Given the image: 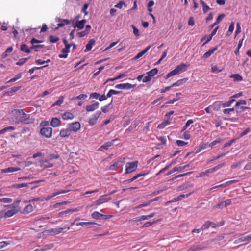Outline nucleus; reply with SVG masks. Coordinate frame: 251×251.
<instances>
[{
	"mask_svg": "<svg viewBox=\"0 0 251 251\" xmlns=\"http://www.w3.org/2000/svg\"><path fill=\"white\" fill-rule=\"evenodd\" d=\"M12 113L15 116V120L13 121L16 124H30L34 122V119L30 118V115L25 113L23 109H14Z\"/></svg>",
	"mask_w": 251,
	"mask_h": 251,
	"instance_id": "f257e3e1",
	"label": "nucleus"
},
{
	"mask_svg": "<svg viewBox=\"0 0 251 251\" xmlns=\"http://www.w3.org/2000/svg\"><path fill=\"white\" fill-rule=\"evenodd\" d=\"M224 163H221L217 165V166H215L212 168L207 169L204 172H202L200 174V176L201 177L208 176L209 174L213 173L222 168L224 166Z\"/></svg>",
	"mask_w": 251,
	"mask_h": 251,
	"instance_id": "f03ea898",
	"label": "nucleus"
},
{
	"mask_svg": "<svg viewBox=\"0 0 251 251\" xmlns=\"http://www.w3.org/2000/svg\"><path fill=\"white\" fill-rule=\"evenodd\" d=\"M40 133L44 137L50 138L52 136V128L50 127H42L40 129Z\"/></svg>",
	"mask_w": 251,
	"mask_h": 251,
	"instance_id": "7ed1b4c3",
	"label": "nucleus"
},
{
	"mask_svg": "<svg viewBox=\"0 0 251 251\" xmlns=\"http://www.w3.org/2000/svg\"><path fill=\"white\" fill-rule=\"evenodd\" d=\"M137 161L128 163L126 166V173L128 174L134 171L137 167Z\"/></svg>",
	"mask_w": 251,
	"mask_h": 251,
	"instance_id": "20e7f679",
	"label": "nucleus"
},
{
	"mask_svg": "<svg viewBox=\"0 0 251 251\" xmlns=\"http://www.w3.org/2000/svg\"><path fill=\"white\" fill-rule=\"evenodd\" d=\"M32 46L30 47V49H35V51H38L37 49L38 48H42L44 47V45H39V44H36L38 43H40L43 42V41L38 40L36 39L33 38L31 39L30 41Z\"/></svg>",
	"mask_w": 251,
	"mask_h": 251,
	"instance_id": "39448f33",
	"label": "nucleus"
},
{
	"mask_svg": "<svg viewBox=\"0 0 251 251\" xmlns=\"http://www.w3.org/2000/svg\"><path fill=\"white\" fill-rule=\"evenodd\" d=\"M9 209H11L5 212L7 218L11 217L16 214L21 210V207H18L16 206L15 207H11Z\"/></svg>",
	"mask_w": 251,
	"mask_h": 251,
	"instance_id": "423d86ee",
	"label": "nucleus"
},
{
	"mask_svg": "<svg viewBox=\"0 0 251 251\" xmlns=\"http://www.w3.org/2000/svg\"><path fill=\"white\" fill-rule=\"evenodd\" d=\"M67 127L69 128L71 132H72V131L76 132L80 129V124L79 122L72 123L68 124L67 125Z\"/></svg>",
	"mask_w": 251,
	"mask_h": 251,
	"instance_id": "0eeeda50",
	"label": "nucleus"
},
{
	"mask_svg": "<svg viewBox=\"0 0 251 251\" xmlns=\"http://www.w3.org/2000/svg\"><path fill=\"white\" fill-rule=\"evenodd\" d=\"M125 163V158L120 159L115 162L112 165H111V170H116L119 169V171L122 170V166Z\"/></svg>",
	"mask_w": 251,
	"mask_h": 251,
	"instance_id": "6e6552de",
	"label": "nucleus"
},
{
	"mask_svg": "<svg viewBox=\"0 0 251 251\" xmlns=\"http://www.w3.org/2000/svg\"><path fill=\"white\" fill-rule=\"evenodd\" d=\"M135 85H132L129 83L117 84L115 86L116 89L128 90L134 88Z\"/></svg>",
	"mask_w": 251,
	"mask_h": 251,
	"instance_id": "1a4fd4ad",
	"label": "nucleus"
},
{
	"mask_svg": "<svg viewBox=\"0 0 251 251\" xmlns=\"http://www.w3.org/2000/svg\"><path fill=\"white\" fill-rule=\"evenodd\" d=\"M71 47V45H67L65 46V48L62 49L61 52L62 54L59 55L60 58H66L68 56V53L69 52V50Z\"/></svg>",
	"mask_w": 251,
	"mask_h": 251,
	"instance_id": "9d476101",
	"label": "nucleus"
},
{
	"mask_svg": "<svg viewBox=\"0 0 251 251\" xmlns=\"http://www.w3.org/2000/svg\"><path fill=\"white\" fill-rule=\"evenodd\" d=\"M101 112L100 111H97L96 113H95L93 117L89 119V124L91 125H95L97 123V120Z\"/></svg>",
	"mask_w": 251,
	"mask_h": 251,
	"instance_id": "9b49d317",
	"label": "nucleus"
},
{
	"mask_svg": "<svg viewBox=\"0 0 251 251\" xmlns=\"http://www.w3.org/2000/svg\"><path fill=\"white\" fill-rule=\"evenodd\" d=\"M189 66V65H187L184 63H181L177 65L176 68V69L177 72L180 74V73L185 72L187 68Z\"/></svg>",
	"mask_w": 251,
	"mask_h": 251,
	"instance_id": "f8f14e48",
	"label": "nucleus"
},
{
	"mask_svg": "<svg viewBox=\"0 0 251 251\" xmlns=\"http://www.w3.org/2000/svg\"><path fill=\"white\" fill-rule=\"evenodd\" d=\"M43 181V180H37V181H35L32 182L30 183L15 184H14L13 185V187L15 188L19 189V188H21L24 187H28L29 184L38 183L40 182H41V181Z\"/></svg>",
	"mask_w": 251,
	"mask_h": 251,
	"instance_id": "ddd939ff",
	"label": "nucleus"
},
{
	"mask_svg": "<svg viewBox=\"0 0 251 251\" xmlns=\"http://www.w3.org/2000/svg\"><path fill=\"white\" fill-rule=\"evenodd\" d=\"M251 241V234L250 235L247 236H244L241 237L240 238H239L237 240H235L234 241V244H237L240 242H245V241Z\"/></svg>",
	"mask_w": 251,
	"mask_h": 251,
	"instance_id": "4468645a",
	"label": "nucleus"
},
{
	"mask_svg": "<svg viewBox=\"0 0 251 251\" xmlns=\"http://www.w3.org/2000/svg\"><path fill=\"white\" fill-rule=\"evenodd\" d=\"M57 27H62L65 25H68L70 23V21L68 19H59Z\"/></svg>",
	"mask_w": 251,
	"mask_h": 251,
	"instance_id": "2eb2a0df",
	"label": "nucleus"
},
{
	"mask_svg": "<svg viewBox=\"0 0 251 251\" xmlns=\"http://www.w3.org/2000/svg\"><path fill=\"white\" fill-rule=\"evenodd\" d=\"M218 50V46H216L212 49L205 52L202 56V58L207 59L209 58L214 52Z\"/></svg>",
	"mask_w": 251,
	"mask_h": 251,
	"instance_id": "dca6fc26",
	"label": "nucleus"
},
{
	"mask_svg": "<svg viewBox=\"0 0 251 251\" xmlns=\"http://www.w3.org/2000/svg\"><path fill=\"white\" fill-rule=\"evenodd\" d=\"M21 169L19 167H8L7 168L1 169V172L2 173H12L14 172H16L20 170Z\"/></svg>",
	"mask_w": 251,
	"mask_h": 251,
	"instance_id": "f3484780",
	"label": "nucleus"
},
{
	"mask_svg": "<svg viewBox=\"0 0 251 251\" xmlns=\"http://www.w3.org/2000/svg\"><path fill=\"white\" fill-rule=\"evenodd\" d=\"M71 134V132L67 127V128H63L61 129L60 131L59 135L61 137L65 138L69 137Z\"/></svg>",
	"mask_w": 251,
	"mask_h": 251,
	"instance_id": "a211bd4d",
	"label": "nucleus"
},
{
	"mask_svg": "<svg viewBox=\"0 0 251 251\" xmlns=\"http://www.w3.org/2000/svg\"><path fill=\"white\" fill-rule=\"evenodd\" d=\"M64 228L58 227L52 228L49 230V232L51 235H57L63 232Z\"/></svg>",
	"mask_w": 251,
	"mask_h": 251,
	"instance_id": "6ab92c4d",
	"label": "nucleus"
},
{
	"mask_svg": "<svg viewBox=\"0 0 251 251\" xmlns=\"http://www.w3.org/2000/svg\"><path fill=\"white\" fill-rule=\"evenodd\" d=\"M61 124V121L57 118H53L50 122L51 126L54 127L59 126Z\"/></svg>",
	"mask_w": 251,
	"mask_h": 251,
	"instance_id": "aec40b11",
	"label": "nucleus"
},
{
	"mask_svg": "<svg viewBox=\"0 0 251 251\" xmlns=\"http://www.w3.org/2000/svg\"><path fill=\"white\" fill-rule=\"evenodd\" d=\"M87 20L83 19L80 21H77L76 22L75 26V27H77L79 29H82L84 28Z\"/></svg>",
	"mask_w": 251,
	"mask_h": 251,
	"instance_id": "412c9836",
	"label": "nucleus"
},
{
	"mask_svg": "<svg viewBox=\"0 0 251 251\" xmlns=\"http://www.w3.org/2000/svg\"><path fill=\"white\" fill-rule=\"evenodd\" d=\"M62 118L64 120H72L74 118V115L70 112H66L62 114Z\"/></svg>",
	"mask_w": 251,
	"mask_h": 251,
	"instance_id": "4be33fe9",
	"label": "nucleus"
},
{
	"mask_svg": "<svg viewBox=\"0 0 251 251\" xmlns=\"http://www.w3.org/2000/svg\"><path fill=\"white\" fill-rule=\"evenodd\" d=\"M225 17V15L224 14H221L219 15L217 18L215 23H214L210 26V28L211 29L213 28L216 25H218Z\"/></svg>",
	"mask_w": 251,
	"mask_h": 251,
	"instance_id": "5701e85b",
	"label": "nucleus"
},
{
	"mask_svg": "<svg viewBox=\"0 0 251 251\" xmlns=\"http://www.w3.org/2000/svg\"><path fill=\"white\" fill-rule=\"evenodd\" d=\"M99 105V103L97 102L94 104L87 106L86 109L88 112L93 111L98 108Z\"/></svg>",
	"mask_w": 251,
	"mask_h": 251,
	"instance_id": "b1692460",
	"label": "nucleus"
},
{
	"mask_svg": "<svg viewBox=\"0 0 251 251\" xmlns=\"http://www.w3.org/2000/svg\"><path fill=\"white\" fill-rule=\"evenodd\" d=\"M151 46H148L144 50H143L142 51L139 52L135 57V59H139L143 56L145 53H146L149 49L151 48Z\"/></svg>",
	"mask_w": 251,
	"mask_h": 251,
	"instance_id": "393cba45",
	"label": "nucleus"
},
{
	"mask_svg": "<svg viewBox=\"0 0 251 251\" xmlns=\"http://www.w3.org/2000/svg\"><path fill=\"white\" fill-rule=\"evenodd\" d=\"M95 41L92 39L89 40L88 44L86 46V48L85 49V52H88L92 49V46L95 44Z\"/></svg>",
	"mask_w": 251,
	"mask_h": 251,
	"instance_id": "a878e982",
	"label": "nucleus"
},
{
	"mask_svg": "<svg viewBox=\"0 0 251 251\" xmlns=\"http://www.w3.org/2000/svg\"><path fill=\"white\" fill-rule=\"evenodd\" d=\"M219 28V26H217L211 33L210 35H209V37L207 38L206 41L202 44V46H203L204 45L207 44L208 42L211 41L212 39V38L213 36H214L217 31V30Z\"/></svg>",
	"mask_w": 251,
	"mask_h": 251,
	"instance_id": "bb28decb",
	"label": "nucleus"
},
{
	"mask_svg": "<svg viewBox=\"0 0 251 251\" xmlns=\"http://www.w3.org/2000/svg\"><path fill=\"white\" fill-rule=\"evenodd\" d=\"M33 211V206L31 204L26 205L23 210L22 213L24 214H28Z\"/></svg>",
	"mask_w": 251,
	"mask_h": 251,
	"instance_id": "cd10ccee",
	"label": "nucleus"
},
{
	"mask_svg": "<svg viewBox=\"0 0 251 251\" xmlns=\"http://www.w3.org/2000/svg\"><path fill=\"white\" fill-rule=\"evenodd\" d=\"M95 223L94 222H81L77 223L76 225V226H85L87 228L90 227L91 226L95 225Z\"/></svg>",
	"mask_w": 251,
	"mask_h": 251,
	"instance_id": "c85d7f7f",
	"label": "nucleus"
},
{
	"mask_svg": "<svg viewBox=\"0 0 251 251\" xmlns=\"http://www.w3.org/2000/svg\"><path fill=\"white\" fill-rule=\"evenodd\" d=\"M20 50L21 51L27 53H29L31 52V49L28 48V46L25 44H23L21 45Z\"/></svg>",
	"mask_w": 251,
	"mask_h": 251,
	"instance_id": "c756f323",
	"label": "nucleus"
},
{
	"mask_svg": "<svg viewBox=\"0 0 251 251\" xmlns=\"http://www.w3.org/2000/svg\"><path fill=\"white\" fill-rule=\"evenodd\" d=\"M187 79H186V78H183V79H181L180 80H178L176 82L173 83L171 85V87H173L179 86L181 85L182 84H183L184 83H185L187 81Z\"/></svg>",
	"mask_w": 251,
	"mask_h": 251,
	"instance_id": "7c9ffc66",
	"label": "nucleus"
},
{
	"mask_svg": "<svg viewBox=\"0 0 251 251\" xmlns=\"http://www.w3.org/2000/svg\"><path fill=\"white\" fill-rule=\"evenodd\" d=\"M175 163V162L174 161H173L171 163H170L169 164H168V165H167L164 168H163V169H162L161 170H160L159 172L156 174V175H158L162 173H163L164 172H165V171H166L167 170H168L169 168H170L173 164H174V163Z\"/></svg>",
	"mask_w": 251,
	"mask_h": 251,
	"instance_id": "2f4dec72",
	"label": "nucleus"
},
{
	"mask_svg": "<svg viewBox=\"0 0 251 251\" xmlns=\"http://www.w3.org/2000/svg\"><path fill=\"white\" fill-rule=\"evenodd\" d=\"M20 202V200H16L15 202L13 204L5 205L4 207L7 208H10L11 207H15L16 206L18 207H20L19 205V203Z\"/></svg>",
	"mask_w": 251,
	"mask_h": 251,
	"instance_id": "473e14b6",
	"label": "nucleus"
},
{
	"mask_svg": "<svg viewBox=\"0 0 251 251\" xmlns=\"http://www.w3.org/2000/svg\"><path fill=\"white\" fill-rule=\"evenodd\" d=\"M158 73V70L157 68H154L148 72L147 73V75L151 78L152 77H153L155 75H156Z\"/></svg>",
	"mask_w": 251,
	"mask_h": 251,
	"instance_id": "72a5a7b5",
	"label": "nucleus"
},
{
	"mask_svg": "<svg viewBox=\"0 0 251 251\" xmlns=\"http://www.w3.org/2000/svg\"><path fill=\"white\" fill-rule=\"evenodd\" d=\"M105 216V215L100 213L98 212L95 211L92 214V217L96 219H100L101 217Z\"/></svg>",
	"mask_w": 251,
	"mask_h": 251,
	"instance_id": "f704fd0d",
	"label": "nucleus"
},
{
	"mask_svg": "<svg viewBox=\"0 0 251 251\" xmlns=\"http://www.w3.org/2000/svg\"><path fill=\"white\" fill-rule=\"evenodd\" d=\"M211 224H213L214 225H215V223L209 221L206 222L201 227L202 230L208 229L210 226Z\"/></svg>",
	"mask_w": 251,
	"mask_h": 251,
	"instance_id": "c9c22d12",
	"label": "nucleus"
},
{
	"mask_svg": "<svg viewBox=\"0 0 251 251\" xmlns=\"http://www.w3.org/2000/svg\"><path fill=\"white\" fill-rule=\"evenodd\" d=\"M230 77L233 78L234 81H241L243 79L242 77L238 74L232 75Z\"/></svg>",
	"mask_w": 251,
	"mask_h": 251,
	"instance_id": "e433bc0d",
	"label": "nucleus"
},
{
	"mask_svg": "<svg viewBox=\"0 0 251 251\" xmlns=\"http://www.w3.org/2000/svg\"><path fill=\"white\" fill-rule=\"evenodd\" d=\"M179 73L177 72L176 69L175 68L174 70H172L167 75L166 78H168L172 76L177 75Z\"/></svg>",
	"mask_w": 251,
	"mask_h": 251,
	"instance_id": "4c0bfd02",
	"label": "nucleus"
},
{
	"mask_svg": "<svg viewBox=\"0 0 251 251\" xmlns=\"http://www.w3.org/2000/svg\"><path fill=\"white\" fill-rule=\"evenodd\" d=\"M64 96H60L59 98V99L52 104L53 106L58 105L60 106L63 102L64 101Z\"/></svg>",
	"mask_w": 251,
	"mask_h": 251,
	"instance_id": "58836bf2",
	"label": "nucleus"
},
{
	"mask_svg": "<svg viewBox=\"0 0 251 251\" xmlns=\"http://www.w3.org/2000/svg\"><path fill=\"white\" fill-rule=\"evenodd\" d=\"M15 130V127L12 126H9L6 127L0 130V134H2L4 133L5 132L9 131V130Z\"/></svg>",
	"mask_w": 251,
	"mask_h": 251,
	"instance_id": "ea45409f",
	"label": "nucleus"
},
{
	"mask_svg": "<svg viewBox=\"0 0 251 251\" xmlns=\"http://www.w3.org/2000/svg\"><path fill=\"white\" fill-rule=\"evenodd\" d=\"M29 57L28 58H22L19 60L18 61H17L16 63V64L18 66H22L24 65L25 63L29 59Z\"/></svg>",
	"mask_w": 251,
	"mask_h": 251,
	"instance_id": "a19ab883",
	"label": "nucleus"
},
{
	"mask_svg": "<svg viewBox=\"0 0 251 251\" xmlns=\"http://www.w3.org/2000/svg\"><path fill=\"white\" fill-rule=\"evenodd\" d=\"M22 77V74L21 73H18L14 77L11 78L9 81L7 82V83H10V82H14L16 81L17 80L21 78Z\"/></svg>",
	"mask_w": 251,
	"mask_h": 251,
	"instance_id": "79ce46f5",
	"label": "nucleus"
},
{
	"mask_svg": "<svg viewBox=\"0 0 251 251\" xmlns=\"http://www.w3.org/2000/svg\"><path fill=\"white\" fill-rule=\"evenodd\" d=\"M200 2L202 4L203 12L206 13L210 9V7L202 0H200Z\"/></svg>",
	"mask_w": 251,
	"mask_h": 251,
	"instance_id": "37998d69",
	"label": "nucleus"
},
{
	"mask_svg": "<svg viewBox=\"0 0 251 251\" xmlns=\"http://www.w3.org/2000/svg\"><path fill=\"white\" fill-rule=\"evenodd\" d=\"M182 168H183V167H180V166L174 167L173 168V169L172 170V171H170V172H168L166 174V176H169V175L172 174L173 173H174L175 172H176V171H181L182 170Z\"/></svg>",
	"mask_w": 251,
	"mask_h": 251,
	"instance_id": "c03bdc74",
	"label": "nucleus"
},
{
	"mask_svg": "<svg viewBox=\"0 0 251 251\" xmlns=\"http://www.w3.org/2000/svg\"><path fill=\"white\" fill-rule=\"evenodd\" d=\"M59 38L57 36L50 35L49 36V41L50 43H55L58 41Z\"/></svg>",
	"mask_w": 251,
	"mask_h": 251,
	"instance_id": "a18cd8bd",
	"label": "nucleus"
},
{
	"mask_svg": "<svg viewBox=\"0 0 251 251\" xmlns=\"http://www.w3.org/2000/svg\"><path fill=\"white\" fill-rule=\"evenodd\" d=\"M53 247L52 244H49L43 246L41 248L43 251H47L51 249Z\"/></svg>",
	"mask_w": 251,
	"mask_h": 251,
	"instance_id": "49530a36",
	"label": "nucleus"
},
{
	"mask_svg": "<svg viewBox=\"0 0 251 251\" xmlns=\"http://www.w3.org/2000/svg\"><path fill=\"white\" fill-rule=\"evenodd\" d=\"M170 124V122L168 121H163V122H162L161 123H160V124H159L158 125L157 128H159V129H163L167 125H169Z\"/></svg>",
	"mask_w": 251,
	"mask_h": 251,
	"instance_id": "de8ad7c7",
	"label": "nucleus"
},
{
	"mask_svg": "<svg viewBox=\"0 0 251 251\" xmlns=\"http://www.w3.org/2000/svg\"><path fill=\"white\" fill-rule=\"evenodd\" d=\"M110 147V142H107L105 143L102 146H101L99 150L104 151L105 150H108Z\"/></svg>",
	"mask_w": 251,
	"mask_h": 251,
	"instance_id": "09e8293b",
	"label": "nucleus"
},
{
	"mask_svg": "<svg viewBox=\"0 0 251 251\" xmlns=\"http://www.w3.org/2000/svg\"><path fill=\"white\" fill-rule=\"evenodd\" d=\"M20 88L21 87H13L7 93L9 95H12L19 90H20Z\"/></svg>",
	"mask_w": 251,
	"mask_h": 251,
	"instance_id": "8fccbe9b",
	"label": "nucleus"
},
{
	"mask_svg": "<svg viewBox=\"0 0 251 251\" xmlns=\"http://www.w3.org/2000/svg\"><path fill=\"white\" fill-rule=\"evenodd\" d=\"M193 123H194V121H193V120H192V119H189V120H188L187 121V122H186V123L185 125L183 127L182 129V130H181V132H183L184 130H185L187 128V127H188V126H189L191 124H193Z\"/></svg>",
	"mask_w": 251,
	"mask_h": 251,
	"instance_id": "3c124183",
	"label": "nucleus"
},
{
	"mask_svg": "<svg viewBox=\"0 0 251 251\" xmlns=\"http://www.w3.org/2000/svg\"><path fill=\"white\" fill-rule=\"evenodd\" d=\"M67 203H68V201H63L56 203L53 205V208L55 209L59 208L60 206L66 205Z\"/></svg>",
	"mask_w": 251,
	"mask_h": 251,
	"instance_id": "603ef678",
	"label": "nucleus"
},
{
	"mask_svg": "<svg viewBox=\"0 0 251 251\" xmlns=\"http://www.w3.org/2000/svg\"><path fill=\"white\" fill-rule=\"evenodd\" d=\"M35 201H41V202L44 201L43 196L32 199L28 201V202H33Z\"/></svg>",
	"mask_w": 251,
	"mask_h": 251,
	"instance_id": "864d4df0",
	"label": "nucleus"
},
{
	"mask_svg": "<svg viewBox=\"0 0 251 251\" xmlns=\"http://www.w3.org/2000/svg\"><path fill=\"white\" fill-rule=\"evenodd\" d=\"M12 201V199L9 198H0V202L5 203H9Z\"/></svg>",
	"mask_w": 251,
	"mask_h": 251,
	"instance_id": "5fc2aeb1",
	"label": "nucleus"
},
{
	"mask_svg": "<svg viewBox=\"0 0 251 251\" xmlns=\"http://www.w3.org/2000/svg\"><path fill=\"white\" fill-rule=\"evenodd\" d=\"M86 98H87V95H85V94H82L79 95L78 96L72 98L71 100H77L84 99Z\"/></svg>",
	"mask_w": 251,
	"mask_h": 251,
	"instance_id": "6e6d98bb",
	"label": "nucleus"
},
{
	"mask_svg": "<svg viewBox=\"0 0 251 251\" xmlns=\"http://www.w3.org/2000/svg\"><path fill=\"white\" fill-rule=\"evenodd\" d=\"M47 66H48L47 65H45V66H42V67H33V68H32L31 69H29L28 72L30 74H32L34 73V71L35 70H38V69H41L43 68H44V67H46Z\"/></svg>",
	"mask_w": 251,
	"mask_h": 251,
	"instance_id": "4d7b16f0",
	"label": "nucleus"
},
{
	"mask_svg": "<svg viewBox=\"0 0 251 251\" xmlns=\"http://www.w3.org/2000/svg\"><path fill=\"white\" fill-rule=\"evenodd\" d=\"M226 155V153H221L220 154H219V155L218 156H215L213 157V158L210 160H209L208 161V163H210L211 162H212L214 160H217V159H220V158L225 156Z\"/></svg>",
	"mask_w": 251,
	"mask_h": 251,
	"instance_id": "13d9d810",
	"label": "nucleus"
},
{
	"mask_svg": "<svg viewBox=\"0 0 251 251\" xmlns=\"http://www.w3.org/2000/svg\"><path fill=\"white\" fill-rule=\"evenodd\" d=\"M222 141V139L220 138H218L216 140L213 141L211 143L208 144V146L212 147L213 146L216 145L217 143H220Z\"/></svg>",
	"mask_w": 251,
	"mask_h": 251,
	"instance_id": "bf43d9fd",
	"label": "nucleus"
},
{
	"mask_svg": "<svg viewBox=\"0 0 251 251\" xmlns=\"http://www.w3.org/2000/svg\"><path fill=\"white\" fill-rule=\"evenodd\" d=\"M152 202H153V200H150L148 201L143 202V203H142L141 204L139 205L138 206V208H142V207L147 206L149 205H150L151 203H152Z\"/></svg>",
	"mask_w": 251,
	"mask_h": 251,
	"instance_id": "052dcab7",
	"label": "nucleus"
},
{
	"mask_svg": "<svg viewBox=\"0 0 251 251\" xmlns=\"http://www.w3.org/2000/svg\"><path fill=\"white\" fill-rule=\"evenodd\" d=\"M69 191H70L69 190H63L57 191L52 193V196L55 197L59 194L66 193L68 192Z\"/></svg>",
	"mask_w": 251,
	"mask_h": 251,
	"instance_id": "680f3d73",
	"label": "nucleus"
},
{
	"mask_svg": "<svg viewBox=\"0 0 251 251\" xmlns=\"http://www.w3.org/2000/svg\"><path fill=\"white\" fill-rule=\"evenodd\" d=\"M106 201H107L105 200L104 196H102L99 200H98L96 201V204L99 205V204H100Z\"/></svg>",
	"mask_w": 251,
	"mask_h": 251,
	"instance_id": "e2e57ef3",
	"label": "nucleus"
},
{
	"mask_svg": "<svg viewBox=\"0 0 251 251\" xmlns=\"http://www.w3.org/2000/svg\"><path fill=\"white\" fill-rule=\"evenodd\" d=\"M155 213H152L148 215L141 216V219H143V220L149 219L151 218L154 217L155 216Z\"/></svg>",
	"mask_w": 251,
	"mask_h": 251,
	"instance_id": "0e129e2a",
	"label": "nucleus"
},
{
	"mask_svg": "<svg viewBox=\"0 0 251 251\" xmlns=\"http://www.w3.org/2000/svg\"><path fill=\"white\" fill-rule=\"evenodd\" d=\"M190 173H191V172H188V173H184V174L178 175L177 176H176L173 177V178L170 179L169 181H173L174 180H175V179H176L177 178L184 176H186V175H187L188 174H189Z\"/></svg>",
	"mask_w": 251,
	"mask_h": 251,
	"instance_id": "69168bd1",
	"label": "nucleus"
},
{
	"mask_svg": "<svg viewBox=\"0 0 251 251\" xmlns=\"http://www.w3.org/2000/svg\"><path fill=\"white\" fill-rule=\"evenodd\" d=\"M211 71L213 73H217L220 72L221 70H219L217 66H213L211 67Z\"/></svg>",
	"mask_w": 251,
	"mask_h": 251,
	"instance_id": "338daca9",
	"label": "nucleus"
},
{
	"mask_svg": "<svg viewBox=\"0 0 251 251\" xmlns=\"http://www.w3.org/2000/svg\"><path fill=\"white\" fill-rule=\"evenodd\" d=\"M247 104V101L245 100H240L236 103V106L239 107L241 105H246Z\"/></svg>",
	"mask_w": 251,
	"mask_h": 251,
	"instance_id": "774afa93",
	"label": "nucleus"
}]
</instances>
